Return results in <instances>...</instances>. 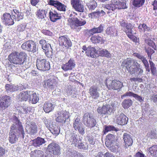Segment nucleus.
<instances>
[{
	"mask_svg": "<svg viewBox=\"0 0 157 157\" xmlns=\"http://www.w3.org/2000/svg\"><path fill=\"white\" fill-rule=\"evenodd\" d=\"M19 126L17 129L15 125H12L9 132L8 140L11 144H15L17 141L19 136L23 138L25 136V132L21 123L18 121Z\"/></svg>",
	"mask_w": 157,
	"mask_h": 157,
	"instance_id": "1",
	"label": "nucleus"
},
{
	"mask_svg": "<svg viewBox=\"0 0 157 157\" xmlns=\"http://www.w3.org/2000/svg\"><path fill=\"white\" fill-rule=\"evenodd\" d=\"M122 65L125 67L128 72L131 75L135 74L136 68L138 71V75H142L143 72V69L140 68V65L135 59L128 58L124 60L122 63Z\"/></svg>",
	"mask_w": 157,
	"mask_h": 157,
	"instance_id": "2",
	"label": "nucleus"
},
{
	"mask_svg": "<svg viewBox=\"0 0 157 157\" xmlns=\"http://www.w3.org/2000/svg\"><path fill=\"white\" fill-rule=\"evenodd\" d=\"M27 57L25 52L14 51L8 55V59L11 64L21 65L25 61Z\"/></svg>",
	"mask_w": 157,
	"mask_h": 157,
	"instance_id": "3",
	"label": "nucleus"
},
{
	"mask_svg": "<svg viewBox=\"0 0 157 157\" xmlns=\"http://www.w3.org/2000/svg\"><path fill=\"white\" fill-rule=\"evenodd\" d=\"M78 14L73 12L70 14L67 20V24L72 30L76 29L79 26L84 25L86 23L85 20H80L77 17Z\"/></svg>",
	"mask_w": 157,
	"mask_h": 157,
	"instance_id": "4",
	"label": "nucleus"
},
{
	"mask_svg": "<svg viewBox=\"0 0 157 157\" xmlns=\"http://www.w3.org/2000/svg\"><path fill=\"white\" fill-rule=\"evenodd\" d=\"M105 85L109 90L119 91L123 86V83L117 80H111L109 79H106Z\"/></svg>",
	"mask_w": 157,
	"mask_h": 157,
	"instance_id": "5",
	"label": "nucleus"
},
{
	"mask_svg": "<svg viewBox=\"0 0 157 157\" xmlns=\"http://www.w3.org/2000/svg\"><path fill=\"white\" fill-rule=\"evenodd\" d=\"M104 8L108 10L115 11L117 9L119 10L125 9L126 6L124 2H121L119 0H113L111 3L105 5Z\"/></svg>",
	"mask_w": 157,
	"mask_h": 157,
	"instance_id": "6",
	"label": "nucleus"
},
{
	"mask_svg": "<svg viewBox=\"0 0 157 157\" xmlns=\"http://www.w3.org/2000/svg\"><path fill=\"white\" fill-rule=\"evenodd\" d=\"M83 121L85 125L90 128L94 127L97 124L96 120L94 118L93 114L89 113L84 114Z\"/></svg>",
	"mask_w": 157,
	"mask_h": 157,
	"instance_id": "7",
	"label": "nucleus"
},
{
	"mask_svg": "<svg viewBox=\"0 0 157 157\" xmlns=\"http://www.w3.org/2000/svg\"><path fill=\"white\" fill-rule=\"evenodd\" d=\"M36 67L39 70L45 71L50 69V66L49 62L46 59L38 58L36 61Z\"/></svg>",
	"mask_w": 157,
	"mask_h": 157,
	"instance_id": "8",
	"label": "nucleus"
},
{
	"mask_svg": "<svg viewBox=\"0 0 157 157\" xmlns=\"http://www.w3.org/2000/svg\"><path fill=\"white\" fill-rule=\"evenodd\" d=\"M113 104L110 105L109 104L103 105L102 107H99L97 109L98 113L101 115H110L114 109Z\"/></svg>",
	"mask_w": 157,
	"mask_h": 157,
	"instance_id": "9",
	"label": "nucleus"
},
{
	"mask_svg": "<svg viewBox=\"0 0 157 157\" xmlns=\"http://www.w3.org/2000/svg\"><path fill=\"white\" fill-rule=\"evenodd\" d=\"M49 153L54 155H59L60 154L61 148L59 145L54 142L49 144L48 146Z\"/></svg>",
	"mask_w": 157,
	"mask_h": 157,
	"instance_id": "10",
	"label": "nucleus"
},
{
	"mask_svg": "<svg viewBox=\"0 0 157 157\" xmlns=\"http://www.w3.org/2000/svg\"><path fill=\"white\" fill-rule=\"evenodd\" d=\"M59 42L60 46L66 49L69 48L72 46V42L65 35L59 37Z\"/></svg>",
	"mask_w": 157,
	"mask_h": 157,
	"instance_id": "11",
	"label": "nucleus"
},
{
	"mask_svg": "<svg viewBox=\"0 0 157 157\" xmlns=\"http://www.w3.org/2000/svg\"><path fill=\"white\" fill-rule=\"evenodd\" d=\"M133 26L131 23H127L124 31L126 33L127 36L134 42H137V38L133 35L132 29Z\"/></svg>",
	"mask_w": 157,
	"mask_h": 157,
	"instance_id": "12",
	"label": "nucleus"
},
{
	"mask_svg": "<svg viewBox=\"0 0 157 157\" xmlns=\"http://www.w3.org/2000/svg\"><path fill=\"white\" fill-rule=\"evenodd\" d=\"M56 121L58 123L63 125L65 124L67 119L69 118L67 113L66 111H61L58 113Z\"/></svg>",
	"mask_w": 157,
	"mask_h": 157,
	"instance_id": "13",
	"label": "nucleus"
},
{
	"mask_svg": "<svg viewBox=\"0 0 157 157\" xmlns=\"http://www.w3.org/2000/svg\"><path fill=\"white\" fill-rule=\"evenodd\" d=\"M21 47L23 49L27 50L29 51L35 52L36 49V44L33 40L27 41L21 45Z\"/></svg>",
	"mask_w": 157,
	"mask_h": 157,
	"instance_id": "14",
	"label": "nucleus"
},
{
	"mask_svg": "<svg viewBox=\"0 0 157 157\" xmlns=\"http://www.w3.org/2000/svg\"><path fill=\"white\" fill-rule=\"evenodd\" d=\"M48 2L49 5L54 6L59 11L64 12L66 10V6L58 1L49 0Z\"/></svg>",
	"mask_w": 157,
	"mask_h": 157,
	"instance_id": "15",
	"label": "nucleus"
},
{
	"mask_svg": "<svg viewBox=\"0 0 157 157\" xmlns=\"http://www.w3.org/2000/svg\"><path fill=\"white\" fill-rule=\"evenodd\" d=\"M25 129L28 134L34 135L37 132V126L36 123L32 122L26 125Z\"/></svg>",
	"mask_w": 157,
	"mask_h": 157,
	"instance_id": "16",
	"label": "nucleus"
},
{
	"mask_svg": "<svg viewBox=\"0 0 157 157\" xmlns=\"http://www.w3.org/2000/svg\"><path fill=\"white\" fill-rule=\"evenodd\" d=\"M71 3L75 10L80 12L84 11V6L80 0H71Z\"/></svg>",
	"mask_w": 157,
	"mask_h": 157,
	"instance_id": "17",
	"label": "nucleus"
},
{
	"mask_svg": "<svg viewBox=\"0 0 157 157\" xmlns=\"http://www.w3.org/2000/svg\"><path fill=\"white\" fill-rule=\"evenodd\" d=\"M2 19L3 23L6 25H12L14 24L13 20L9 13H4Z\"/></svg>",
	"mask_w": 157,
	"mask_h": 157,
	"instance_id": "18",
	"label": "nucleus"
},
{
	"mask_svg": "<svg viewBox=\"0 0 157 157\" xmlns=\"http://www.w3.org/2000/svg\"><path fill=\"white\" fill-rule=\"evenodd\" d=\"M75 64L74 60L71 58L67 63L62 65L61 68L63 70L67 71L72 70L75 68Z\"/></svg>",
	"mask_w": 157,
	"mask_h": 157,
	"instance_id": "19",
	"label": "nucleus"
},
{
	"mask_svg": "<svg viewBox=\"0 0 157 157\" xmlns=\"http://www.w3.org/2000/svg\"><path fill=\"white\" fill-rule=\"evenodd\" d=\"M73 126L75 130H78L80 134H83L84 133V129L79 119L77 118L75 120L73 123Z\"/></svg>",
	"mask_w": 157,
	"mask_h": 157,
	"instance_id": "20",
	"label": "nucleus"
},
{
	"mask_svg": "<svg viewBox=\"0 0 157 157\" xmlns=\"http://www.w3.org/2000/svg\"><path fill=\"white\" fill-rule=\"evenodd\" d=\"M49 15L50 20L53 22H56L58 20L60 19L62 17L61 14L54 10H50Z\"/></svg>",
	"mask_w": 157,
	"mask_h": 157,
	"instance_id": "21",
	"label": "nucleus"
},
{
	"mask_svg": "<svg viewBox=\"0 0 157 157\" xmlns=\"http://www.w3.org/2000/svg\"><path fill=\"white\" fill-rule=\"evenodd\" d=\"M98 87L96 86H93L89 89V94L94 99H98L99 97L100 94L98 91Z\"/></svg>",
	"mask_w": 157,
	"mask_h": 157,
	"instance_id": "22",
	"label": "nucleus"
},
{
	"mask_svg": "<svg viewBox=\"0 0 157 157\" xmlns=\"http://www.w3.org/2000/svg\"><path fill=\"white\" fill-rule=\"evenodd\" d=\"M132 55L133 56L136 57L138 58L141 59L144 65L146 71L149 72L150 71L149 64L146 59L144 56H141L140 54L138 53H133Z\"/></svg>",
	"mask_w": 157,
	"mask_h": 157,
	"instance_id": "23",
	"label": "nucleus"
},
{
	"mask_svg": "<svg viewBox=\"0 0 157 157\" xmlns=\"http://www.w3.org/2000/svg\"><path fill=\"white\" fill-rule=\"evenodd\" d=\"M55 107L54 105L49 101H46L43 105V109L46 113L52 111Z\"/></svg>",
	"mask_w": 157,
	"mask_h": 157,
	"instance_id": "24",
	"label": "nucleus"
},
{
	"mask_svg": "<svg viewBox=\"0 0 157 157\" xmlns=\"http://www.w3.org/2000/svg\"><path fill=\"white\" fill-rule=\"evenodd\" d=\"M91 41L94 44L104 43L105 40L102 36H100L99 35H94L92 36L90 39Z\"/></svg>",
	"mask_w": 157,
	"mask_h": 157,
	"instance_id": "25",
	"label": "nucleus"
},
{
	"mask_svg": "<svg viewBox=\"0 0 157 157\" xmlns=\"http://www.w3.org/2000/svg\"><path fill=\"white\" fill-rule=\"evenodd\" d=\"M128 121V117L124 113H121L117 117L116 121L119 124L123 125L126 124Z\"/></svg>",
	"mask_w": 157,
	"mask_h": 157,
	"instance_id": "26",
	"label": "nucleus"
},
{
	"mask_svg": "<svg viewBox=\"0 0 157 157\" xmlns=\"http://www.w3.org/2000/svg\"><path fill=\"white\" fill-rule=\"evenodd\" d=\"M98 51L96 50L94 47H92L91 46L88 47V51L86 52V54L88 56H90L93 58L96 57L98 55Z\"/></svg>",
	"mask_w": 157,
	"mask_h": 157,
	"instance_id": "27",
	"label": "nucleus"
},
{
	"mask_svg": "<svg viewBox=\"0 0 157 157\" xmlns=\"http://www.w3.org/2000/svg\"><path fill=\"white\" fill-rule=\"evenodd\" d=\"M55 83V81L54 79H48L44 81L43 86L45 88L52 90L54 88L56 85Z\"/></svg>",
	"mask_w": 157,
	"mask_h": 157,
	"instance_id": "28",
	"label": "nucleus"
},
{
	"mask_svg": "<svg viewBox=\"0 0 157 157\" xmlns=\"http://www.w3.org/2000/svg\"><path fill=\"white\" fill-rule=\"evenodd\" d=\"M123 139L126 148L131 146L133 143V140L129 134L125 133L123 135Z\"/></svg>",
	"mask_w": 157,
	"mask_h": 157,
	"instance_id": "29",
	"label": "nucleus"
},
{
	"mask_svg": "<svg viewBox=\"0 0 157 157\" xmlns=\"http://www.w3.org/2000/svg\"><path fill=\"white\" fill-rule=\"evenodd\" d=\"M30 91L27 90L22 91L20 93L19 95V98L21 101H26L29 98H30Z\"/></svg>",
	"mask_w": 157,
	"mask_h": 157,
	"instance_id": "30",
	"label": "nucleus"
},
{
	"mask_svg": "<svg viewBox=\"0 0 157 157\" xmlns=\"http://www.w3.org/2000/svg\"><path fill=\"white\" fill-rule=\"evenodd\" d=\"M32 145L35 147H39L45 143L44 139L38 137L32 140Z\"/></svg>",
	"mask_w": 157,
	"mask_h": 157,
	"instance_id": "31",
	"label": "nucleus"
},
{
	"mask_svg": "<svg viewBox=\"0 0 157 157\" xmlns=\"http://www.w3.org/2000/svg\"><path fill=\"white\" fill-rule=\"evenodd\" d=\"M115 138L114 135L111 134H108L106 137L105 144L108 147L111 146L113 142L115 141Z\"/></svg>",
	"mask_w": 157,
	"mask_h": 157,
	"instance_id": "32",
	"label": "nucleus"
},
{
	"mask_svg": "<svg viewBox=\"0 0 157 157\" xmlns=\"http://www.w3.org/2000/svg\"><path fill=\"white\" fill-rule=\"evenodd\" d=\"M22 13L19 12L18 10L15 9L12 12V15L13 18L18 21L22 19L23 18Z\"/></svg>",
	"mask_w": 157,
	"mask_h": 157,
	"instance_id": "33",
	"label": "nucleus"
},
{
	"mask_svg": "<svg viewBox=\"0 0 157 157\" xmlns=\"http://www.w3.org/2000/svg\"><path fill=\"white\" fill-rule=\"evenodd\" d=\"M39 43L41 45L42 48L44 50V52L52 48L51 44L48 43L45 40H40L39 41Z\"/></svg>",
	"mask_w": 157,
	"mask_h": 157,
	"instance_id": "34",
	"label": "nucleus"
},
{
	"mask_svg": "<svg viewBox=\"0 0 157 157\" xmlns=\"http://www.w3.org/2000/svg\"><path fill=\"white\" fill-rule=\"evenodd\" d=\"M69 138L67 140V143L71 145L74 144L75 147L77 146L78 140L75 135L73 134H71L69 135Z\"/></svg>",
	"mask_w": 157,
	"mask_h": 157,
	"instance_id": "35",
	"label": "nucleus"
},
{
	"mask_svg": "<svg viewBox=\"0 0 157 157\" xmlns=\"http://www.w3.org/2000/svg\"><path fill=\"white\" fill-rule=\"evenodd\" d=\"M106 33L108 35L112 36H116L117 35V31L114 27H109L107 28L105 30Z\"/></svg>",
	"mask_w": 157,
	"mask_h": 157,
	"instance_id": "36",
	"label": "nucleus"
},
{
	"mask_svg": "<svg viewBox=\"0 0 157 157\" xmlns=\"http://www.w3.org/2000/svg\"><path fill=\"white\" fill-rule=\"evenodd\" d=\"M47 13V11L46 10L39 9L36 13L37 18L41 19L44 18L46 17Z\"/></svg>",
	"mask_w": 157,
	"mask_h": 157,
	"instance_id": "37",
	"label": "nucleus"
},
{
	"mask_svg": "<svg viewBox=\"0 0 157 157\" xmlns=\"http://www.w3.org/2000/svg\"><path fill=\"white\" fill-rule=\"evenodd\" d=\"M86 5L89 10H94L97 6V2L94 0H88Z\"/></svg>",
	"mask_w": 157,
	"mask_h": 157,
	"instance_id": "38",
	"label": "nucleus"
},
{
	"mask_svg": "<svg viewBox=\"0 0 157 157\" xmlns=\"http://www.w3.org/2000/svg\"><path fill=\"white\" fill-rule=\"evenodd\" d=\"M99 55L101 57H105L108 58H110L111 57V55L106 49H103L101 50L100 49L98 51Z\"/></svg>",
	"mask_w": 157,
	"mask_h": 157,
	"instance_id": "39",
	"label": "nucleus"
},
{
	"mask_svg": "<svg viewBox=\"0 0 157 157\" xmlns=\"http://www.w3.org/2000/svg\"><path fill=\"white\" fill-rule=\"evenodd\" d=\"M149 152L153 157H157V145L152 146L148 149Z\"/></svg>",
	"mask_w": 157,
	"mask_h": 157,
	"instance_id": "40",
	"label": "nucleus"
},
{
	"mask_svg": "<svg viewBox=\"0 0 157 157\" xmlns=\"http://www.w3.org/2000/svg\"><path fill=\"white\" fill-rule=\"evenodd\" d=\"M31 108L29 106L24 105L20 108V113L22 114L29 113L31 110Z\"/></svg>",
	"mask_w": 157,
	"mask_h": 157,
	"instance_id": "41",
	"label": "nucleus"
},
{
	"mask_svg": "<svg viewBox=\"0 0 157 157\" xmlns=\"http://www.w3.org/2000/svg\"><path fill=\"white\" fill-rule=\"evenodd\" d=\"M145 1V0H133L132 4L135 7L139 8L144 5Z\"/></svg>",
	"mask_w": 157,
	"mask_h": 157,
	"instance_id": "42",
	"label": "nucleus"
},
{
	"mask_svg": "<svg viewBox=\"0 0 157 157\" xmlns=\"http://www.w3.org/2000/svg\"><path fill=\"white\" fill-rule=\"evenodd\" d=\"M132 104V100L130 99H125L122 103V106L124 109H127L131 106Z\"/></svg>",
	"mask_w": 157,
	"mask_h": 157,
	"instance_id": "43",
	"label": "nucleus"
},
{
	"mask_svg": "<svg viewBox=\"0 0 157 157\" xmlns=\"http://www.w3.org/2000/svg\"><path fill=\"white\" fill-rule=\"evenodd\" d=\"M49 130L53 135H57L60 133V128L59 127L55 124L52 125V127Z\"/></svg>",
	"mask_w": 157,
	"mask_h": 157,
	"instance_id": "44",
	"label": "nucleus"
},
{
	"mask_svg": "<svg viewBox=\"0 0 157 157\" xmlns=\"http://www.w3.org/2000/svg\"><path fill=\"white\" fill-rule=\"evenodd\" d=\"M18 87L13 84H6L5 86V89L6 91L10 92L15 91L17 90Z\"/></svg>",
	"mask_w": 157,
	"mask_h": 157,
	"instance_id": "45",
	"label": "nucleus"
},
{
	"mask_svg": "<svg viewBox=\"0 0 157 157\" xmlns=\"http://www.w3.org/2000/svg\"><path fill=\"white\" fill-rule=\"evenodd\" d=\"M42 153H43V151L40 150H35L31 151L30 155L31 157H39Z\"/></svg>",
	"mask_w": 157,
	"mask_h": 157,
	"instance_id": "46",
	"label": "nucleus"
},
{
	"mask_svg": "<svg viewBox=\"0 0 157 157\" xmlns=\"http://www.w3.org/2000/svg\"><path fill=\"white\" fill-rule=\"evenodd\" d=\"M138 28L140 31H143L144 32L145 31H149L150 30V28L144 23L140 24Z\"/></svg>",
	"mask_w": 157,
	"mask_h": 157,
	"instance_id": "47",
	"label": "nucleus"
},
{
	"mask_svg": "<svg viewBox=\"0 0 157 157\" xmlns=\"http://www.w3.org/2000/svg\"><path fill=\"white\" fill-rule=\"evenodd\" d=\"M149 62L150 66V69L151 74L152 75H155L156 74L157 70L155 67V64L151 60H149Z\"/></svg>",
	"mask_w": 157,
	"mask_h": 157,
	"instance_id": "48",
	"label": "nucleus"
},
{
	"mask_svg": "<svg viewBox=\"0 0 157 157\" xmlns=\"http://www.w3.org/2000/svg\"><path fill=\"white\" fill-rule=\"evenodd\" d=\"M111 131H117L116 128L114 126L112 125L105 126L104 130H103V133L105 134L108 132Z\"/></svg>",
	"mask_w": 157,
	"mask_h": 157,
	"instance_id": "49",
	"label": "nucleus"
},
{
	"mask_svg": "<svg viewBox=\"0 0 157 157\" xmlns=\"http://www.w3.org/2000/svg\"><path fill=\"white\" fill-rule=\"evenodd\" d=\"M94 34L100 33L103 30V27L101 24L98 27H94L92 29Z\"/></svg>",
	"mask_w": 157,
	"mask_h": 157,
	"instance_id": "50",
	"label": "nucleus"
},
{
	"mask_svg": "<svg viewBox=\"0 0 157 157\" xmlns=\"http://www.w3.org/2000/svg\"><path fill=\"white\" fill-rule=\"evenodd\" d=\"M145 43L149 46L151 47L154 49L155 50L156 46L154 42L151 39H147L145 40Z\"/></svg>",
	"mask_w": 157,
	"mask_h": 157,
	"instance_id": "51",
	"label": "nucleus"
},
{
	"mask_svg": "<svg viewBox=\"0 0 157 157\" xmlns=\"http://www.w3.org/2000/svg\"><path fill=\"white\" fill-rule=\"evenodd\" d=\"M147 136L150 138L151 139L155 138L156 137V129H154L152 130H151V132L147 133Z\"/></svg>",
	"mask_w": 157,
	"mask_h": 157,
	"instance_id": "52",
	"label": "nucleus"
},
{
	"mask_svg": "<svg viewBox=\"0 0 157 157\" xmlns=\"http://www.w3.org/2000/svg\"><path fill=\"white\" fill-rule=\"evenodd\" d=\"M30 101L33 104H36L38 101V98L36 94L35 93H33L31 97H30Z\"/></svg>",
	"mask_w": 157,
	"mask_h": 157,
	"instance_id": "53",
	"label": "nucleus"
},
{
	"mask_svg": "<svg viewBox=\"0 0 157 157\" xmlns=\"http://www.w3.org/2000/svg\"><path fill=\"white\" fill-rule=\"evenodd\" d=\"M146 52L147 53L148 57H149L151 59V56L152 54L154 53V50L151 48L148 47L147 48H145Z\"/></svg>",
	"mask_w": 157,
	"mask_h": 157,
	"instance_id": "54",
	"label": "nucleus"
},
{
	"mask_svg": "<svg viewBox=\"0 0 157 157\" xmlns=\"http://www.w3.org/2000/svg\"><path fill=\"white\" fill-rule=\"evenodd\" d=\"M26 26V25L24 23L19 25L17 27V31L19 32L23 31Z\"/></svg>",
	"mask_w": 157,
	"mask_h": 157,
	"instance_id": "55",
	"label": "nucleus"
},
{
	"mask_svg": "<svg viewBox=\"0 0 157 157\" xmlns=\"http://www.w3.org/2000/svg\"><path fill=\"white\" fill-rule=\"evenodd\" d=\"M53 49L52 48L44 52L46 56L49 58H52L53 53Z\"/></svg>",
	"mask_w": 157,
	"mask_h": 157,
	"instance_id": "56",
	"label": "nucleus"
},
{
	"mask_svg": "<svg viewBox=\"0 0 157 157\" xmlns=\"http://www.w3.org/2000/svg\"><path fill=\"white\" fill-rule=\"evenodd\" d=\"M94 33H93V31L92 30V29H90L87 30L85 32V36L88 37H89L94 35Z\"/></svg>",
	"mask_w": 157,
	"mask_h": 157,
	"instance_id": "57",
	"label": "nucleus"
},
{
	"mask_svg": "<svg viewBox=\"0 0 157 157\" xmlns=\"http://www.w3.org/2000/svg\"><path fill=\"white\" fill-rule=\"evenodd\" d=\"M151 5L153 6V10L155 13H157V1L155 0L152 2Z\"/></svg>",
	"mask_w": 157,
	"mask_h": 157,
	"instance_id": "58",
	"label": "nucleus"
},
{
	"mask_svg": "<svg viewBox=\"0 0 157 157\" xmlns=\"http://www.w3.org/2000/svg\"><path fill=\"white\" fill-rule=\"evenodd\" d=\"M130 80L132 82H141L143 81L142 79L141 78L139 77L131 78H130Z\"/></svg>",
	"mask_w": 157,
	"mask_h": 157,
	"instance_id": "59",
	"label": "nucleus"
},
{
	"mask_svg": "<svg viewBox=\"0 0 157 157\" xmlns=\"http://www.w3.org/2000/svg\"><path fill=\"white\" fill-rule=\"evenodd\" d=\"M89 17L91 18L97 17L99 16L98 11L93 12L89 14Z\"/></svg>",
	"mask_w": 157,
	"mask_h": 157,
	"instance_id": "60",
	"label": "nucleus"
},
{
	"mask_svg": "<svg viewBox=\"0 0 157 157\" xmlns=\"http://www.w3.org/2000/svg\"><path fill=\"white\" fill-rule=\"evenodd\" d=\"M42 33L44 35L52 36L53 35V33L52 32L48 30L43 29L42 30Z\"/></svg>",
	"mask_w": 157,
	"mask_h": 157,
	"instance_id": "61",
	"label": "nucleus"
},
{
	"mask_svg": "<svg viewBox=\"0 0 157 157\" xmlns=\"http://www.w3.org/2000/svg\"><path fill=\"white\" fill-rule=\"evenodd\" d=\"M135 94L131 91L127 92L122 96L121 98H122L123 97H125L126 96L133 97Z\"/></svg>",
	"mask_w": 157,
	"mask_h": 157,
	"instance_id": "62",
	"label": "nucleus"
},
{
	"mask_svg": "<svg viewBox=\"0 0 157 157\" xmlns=\"http://www.w3.org/2000/svg\"><path fill=\"white\" fill-rule=\"evenodd\" d=\"M133 97L140 102H142L144 101V98H143L141 96L137 94H135Z\"/></svg>",
	"mask_w": 157,
	"mask_h": 157,
	"instance_id": "63",
	"label": "nucleus"
},
{
	"mask_svg": "<svg viewBox=\"0 0 157 157\" xmlns=\"http://www.w3.org/2000/svg\"><path fill=\"white\" fill-rule=\"evenodd\" d=\"M134 157H146L145 155L139 151L137 152Z\"/></svg>",
	"mask_w": 157,
	"mask_h": 157,
	"instance_id": "64",
	"label": "nucleus"
}]
</instances>
